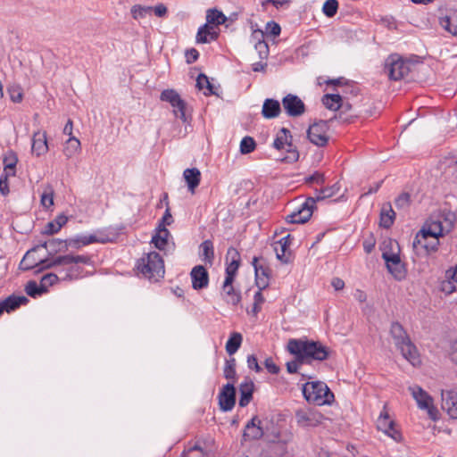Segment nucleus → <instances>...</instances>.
<instances>
[{
  "mask_svg": "<svg viewBox=\"0 0 457 457\" xmlns=\"http://www.w3.org/2000/svg\"><path fill=\"white\" fill-rule=\"evenodd\" d=\"M287 351L295 355V360L287 361V370L290 374L297 373L301 365L311 363V361H325L330 355V349L320 341L308 339H290Z\"/></svg>",
  "mask_w": 457,
  "mask_h": 457,
  "instance_id": "1",
  "label": "nucleus"
},
{
  "mask_svg": "<svg viewBox=\"0 0 457 457\" xmlns=\"http://www.w3.org/2000/svg\"><path fill=\"white\" fill-rule=\"evenodd\" d=\"M41 262L45 265L35 271V273H39L45 270L52 269L55 266H68L64 271V275L62 278V280H74L78 279L81 277V272L83 270L82 268L76 266L74 264L82 263V264H89L91 262V258L88 255H59L54 259H44L41 260Z\"/></svg>",
  "mask_w": 457,
  "mask_h": 457,
  "instance_id": "2",
  "label": "nucleus"
},
{
  "mask_svg": "<svg viewBox=\"0 0 457 457\" xmlns=\"http://www.w3.org/2000/svg\"><path fill=\"white\" fill-rule=\"evenodd\" d=\"M390 335L403 357L413 366L420 365L421 361L418 349L400 322L394 321L391 323Z\"/></svg>",
  "mask_w": 457,
  "mask_h": 457,
  "instance_id": "3",
  "label": "nucleus"
},
{
  "mask_svg": "<svg viewBox=\"0 0 457 457\" xmlns=\"http://www.w3.org/2000/svg\"><path fill=\"white\" fill-rule=\"evenodd\" d=\"M435 228L423 227L415 236L412 242L413 248L424 254H429L437 251L439 246V237L444 236V228L441 221L434 222Z\"/></svg>",
  "mask_w": 457,
  "mask_h": 457,
  "instance_id": "4",
  "label": "nucleus"
},
{
  "mask_svg": "<svg viewBox=\"0 0 457 457\" xmlns=\"http://www.w3.org/2000/svg\"><path fill=\"white\" fill-rule=\"evenodd\" d=\"M302 392L306 402L318 406L331 405L335 400L333 392L323 381L306 382L302 386Z\"/></svg>",
  "mask_w": 457,
  "mask_h": 457,
  "instance_id": "5",
  "label": "nucleus"
},
{
  "mask_svg": "<svg viewBox=\"0 0 457 457\" xmlns=\"http://www.w3.org/2000/svg\"><path fill=\"white\" fill-rule=\"evenodd\" d=\"M137 270L151 281L157 282L164 277V262L160 253L150 252L137 262Z\"/></svg>",
  "mask_w": 457,
  "mask_h": 457,
  "instance_id": "6",
  "label": "nucleus"
},
{
  "mask_svg": "<svg viewBox=\"0 0 457 457\" xmlns=\"http://www.w3.org/2000/svg\"><path fill=\"white\" fill-rule=\"evenodd\" d=\"M272 146L277 150L285 149L287 151V154L281 159L282 162L293 163L298 161L299 152L297 147L293 145V136L288 129H280L273 141Z\"/></svg>",
  "mask_w": 457,
  "mask_h": 457,
  "instance_id": "7",
  "label": "nucleus"
},
{
  "mask_svg": "<svg viewBox=\"0 0 457 457\" xmlns=\"http://www.w3.org/2000/svg\"><path fill=\"white\" fill-rule=\"evenodd\" d=\"M388 245L390 246V251H383L382 259L385 261L389 273L392 274L396 280L401 281L405 278L407 274L405 264L401 261L399 253L393 252V241L391 239L389 240Z\"/></svg>",
  "mask_w": 457,
  "mask_h": 457,
  "instance_id": "8",
  "label": "nucleus"
},
{
  "mask_svg": "<svg viewBox=\"0 0 457 457\" xmlns=\"http://www.w3.org/2000/svg\"><path fill=\"white\" fill-rule=\"evenodd\" d=\"M410 62L397 54H390L385 61V71L391 80H400L410 72Z\"/></svg>",
  "mask_w": 457,
  "mask_h": 457,
  "instance_id": "9",
  "label": "nucleus"
},
{
  "mask_svg": "<svg viewBox=\"0 0 457 457\" xmlns=\"http://www.w3.org/2000/svg\"><path fill=\"white\" fill-rule=\"evenodd\" d=\"M162 102L169 103L173 107L174 115L183 122L188 121L187 115V103L180 97L179 94L174 89H164L160 96Z\"/></svg>",
  "mask_w": 457,
  "mask_h": 457,
  "instance_id": "10",
  "label": "nucleus"
},
{
  "mask_svg": "<svg viewBox=\"0 0 457 457\" xmlns=\"http://www.w3.org/2000/svg\"><path fill=\"white\" fill-rule=\"evenodd\" d=\"M295 418L298 427L303 428H315L324 420V415L312 408H299L295 411Z\"/></svg>",
  "mask_w": 457,
  "mask_h": 457,
  "instance_id": "11",
  "label": "nucleus"
},
{
  "mask_svg": "<svg viewBox=\"0 0 457 457\" xmlns=\"http://www.w3.org/2000/svg\"><path fill=\"white\" fill-rule=\"evenodd\" d=\"M329 122H331L330 119L328 120H320L309 126L307 129V137L311 143L319 147H324L328 145L329 140V137L328 135Z\"/></svg>",
  "mask_w": 457,
  "mask_h": 457,
  "instance_id": "12",
  "label": "nucleus"
},
{
  "mask_svg": "<svg viewBox=\"0 0 457 457\" xmlns=\"http://www.w3.org/2000/svg\"><path fill=\"white\" fill-rule=\"evenodd\" d=\"M377 428L393 438L395 442H401L403 438L400 431L395 428V420L390 419L386 405H384L377 420Z\"/></svg>",
  "mask_w": 457,
  "mask_h": 457,
  "instance_id": "13",
  "label": "nucleus"
},
{
  "mask_svg": "<svg viewBox=\"0 0 457 457\" xmlns=\"http://www.w3.org/2000/svg\"><path fill=\"white\" fill-rule=\"evenodd\" d=\"M412 396L416 400L418 406L428 411L432 420L438 419V410L433 404V398L425 390L417 386L412 389Z\"/></svg>",
  "mask_w": 457,
  "mask_h": 457,
  "instance_id": "14",
  "label": "nucleus"
},
{
  "mask_svg": "<svg viewBox=\"0 0 457 457\" xmlns=\"http://www.w3.org/2000/svg\"><path fill=\"white\" fill-rule=\"evenodd\" d=\"M260 261L264 260L262 257L254 256L252 261V265L254 269L256 287L260 290H265L270 285L271 270L266 263H259Z\"/></svg>",
  "mask_w": 457,
  "mask_h": 457,
  "instance_id": "15",
  "label": "nucleus"
},
{
  "mask_svg": "<svg viewBox=\"0 0 457 457\" xmlns=\"http://www.w3.org/2000/svg\"><path fill=\"white\" fill-rule=\"evenodd\" d=\"M261 424L262 421L257 416H253L246 423L240 441L241 446H243L247 441L259 440L264 436V430Z\"/></svg>",
  "mask_w": 457,
  "mask_h": 457,
  "instance_id": "16",
  "label": "nucleus"
},
{
  "mask_svg": "<svg viewBox=\"0 0 457 457\" xmlns=\"http://www.w3.org/2000/svg\"><path fill=\"white\" fill-rule=\"evenodd\" d=\"M237 390L234 383H227L219 393L218 400L222 411H231L236 404Z\"/></svg>",
  "mask_w": 457,
  "mask_h": 457,
  "instance_id": "17",
  "label": "nucleus"
},
{
  "mask_svg": "<svg viewBox=\"0 0 457 457\" xmlns=\"http://www.w3.org/2000/svg\"><path fill=\"white\" fill-rule=\"evenodd\" d=\"M282 105L289 117H299L305 112V104L296 95L288 94L284 96Z\"/></svg>",
  "mask_w": 457,
  "mask_h": 457,
  "instance_id": "18",
  "label": "nucleus"
},
{
  "mask_svg": "<svg viewBox=\"0 0 457 457\" xmlns=\"http://www.w3.org/2000/svg\"><path fill=\"white\" fill-rule=\"evenodd\" d=\"M345 99H348V96H343V100L340 103V108L337 109L338 113L334 115L333 118H330V121L337 120L342 123L350 124L354 122L356 118L362 116V111H358L354 113L348 114V112L353 111V104L348 100L345 101Z\"/></svg>",
  "mask_w": 457,
  "mask_h": 457,
  "instance_id": "19",
  "label": "nucleus"
},
{
  "mask_svg": "<svg viewBox=\"0 0 457 457\" xmlns=\"http://www.w3.org/2000/svg\"><path fill=\"white\" fill-rule=\"evenodd\" d=\"M67 242V239L62 240L59 238H52L34 246L32 250L37 251L40 247L46 248L48 253V258L53 257L54 259L57 253H65L69 250Z\"/></svg>",
  "mask_w": 457,
  "mask_h": 457,
  "instance_id": "20",
  "label": "nucleus"
},
{
  "mask_svg": "<svg viewBox=\"0 0 457 457\" xmlns=\"http://www.w3.org/2000/svg\"><path fill=\"white\" fill-rule=\"evenodd\" d=\"M192 287L195 290H202L209 285V273L203 265L195 266L190 272Z\"/></svg>",
  "mask_w": 457,
  "mask_h": 457,
  "instance_id": "21",
  "label": "nucleus"
},
{
  "mask_svg": "<svg viewBox=\"0 0 457 457\" xmlns=\"http://www.w3.org/2000/svg\"><path fill=\"white\" fill-rule=\"evenodd\" d=\"M69 248L79 249L81 246L88 245L93 243L105 244L112 241L109 237H97L96 235L83 236L78 235L71 238H67Z\"/></svg>",
  "mask_w": 457,
  "mask_h": 457,
  "instance_id": "22",
  "label": "nucleus"
},
{
  "mask_svg": "<svg viewBox=\"0 0 457 457\" xmlns=\"http://www.w3.org/2000/svg\"><path fill=\"white\" fill-rule=\"evenodd\" d=\"M442 408L452 419L457 420V390L442 392Z\"/></svg>",
  "mask_w": 457,
  "mask_h": 457,
  "instance_id": "23",
  "label": "nucleus"
},
{
  "mask_svg": "<svg viewBox=\"0 0 457 457\" xmlns=\"http://www.w3.org/2000/svg\"><path fill=\"white\" fill-rule=\"evenodd\" d=\"M254 383L249 378H246L244 382L239 386V401L238 404L240 407L247 406L253 400V395L254 392Z\"/></svg>",
  "mask_w": 457,
  "mask_h": 457,
  "instance_id": "24",
  "label": "nucleus"
},
{
  "mask_svg": "<svg viewBox=\"0 0 457 457\" xmlns=\"http://www.w3.org/2000/svg\"><path fill=\"white\" fill-rule=\"evenodd\" d=\"M219 37V31L215 30L214 26L206 22L198 29L196 34V43L206 44L214 41Z\"/></svg>",
  "mask_w": 457,
  "mask_h": 457,
  "instance_id": "25",
  "label": "nucleus"
},
{
  "mask_svg": "<svg viewBox=\"0 0 457 457\" xmlns=\"http://www.w3.org/2000/svg\"><path fill=\"white\" fill-rule=\"evenodd\" d=\"M48 151V145L46 139V133L37 131L32 137L31 152L37 157L46 154Z\"/></svg>",
  "mask_w": 457,
  "mask_h": 457,
  "instance_id": "26",
  "label": "nucleus"
},
{
  "mask_svg": "<svg viewBox=\"0 0 457 457\" xmlns=\"http://www.w3.org/2000/svg\"><path fill=\"white\" fill-rule=\"evenodd\" d=\"M281 112L280 103L273 98H267L264 100L262 115L267 120L277 118Z\"/></svg>",
  "mask_w": 457,
  "mask_h": 457,
  "instance_id": "27",
  "label": "nucleus"
},
{
  "mask_svg": "<svg viewBox=\"0 0 457 457\" xmlns=\"http://www.w3.org/2000/svg\"><path fill=\"white\" fill-rule=\"evenodd\" d=\"M293 439L292 433H286L279 441L269 446V451L273 457H283L287 453V445Z\"/></svg>",
  "mask_w": 457,
  "mask_h": 457,
  "instance_id": "28",
  "label": "nucleus"
},
{
  "mask_svg": "<svg viewBox=\"0 0 457 457\" xmlns=\"http://www.w3.org/2000/svg\"><path fill=\"white\" fill-rule=\"evenodd\" d=\"M395 220V212L390 203L383 204L379 214V226L384 228H390Z\"/></svg>",
  "mask_w": 457,
  "mask_h": 457,
  "instance_id": "29",
  "label": "nucleus"
},
{
  "mask_svg": "<svg viewBox=\"0 0 457 457\" xmlns=\"http://www.w3.org/2000/svg\"><path fill=\"white\" fill-rule=\"evenodd\" d=\"M293 237L290 234H287L278 242L280 245L281 252L279 253L278 249L275 248L277 259L282 263L287 264L291 262V253H287V249L290 246Z\"/></svg>",
  "mask_w": 457,
  "mask_h": 457,
  "instance_id": "30",
  "label": "nucleus"
},
{
  "mask_svg": "<svg viewBox=\"0 0 457 457\" xmlns=\"http://www.w3.org/2000/svg\"><path fill=\"white\" fill-rule=\"evenodd\" d=\"M184 179L187 185L188 190L195 193V188L201 182V172L197 168H187L183 172Z\"/></svg>",
  "mask_w": 457,
  "mask_h": 457,
  "instance_id": "31",
  "label": "nucleus"
},
{
  "mask_svg": "<svg viewBox=\"0 0 457 457\" xmlns=\"http://www.w3.org/2000/svg\"><path fill=\"white\" fill-rule=\"evenodd\" d=\"M253 37L257 40L254 48L257 51L260 59L264 60L269 56V46L264 40V32L261 29H256L253 32Z\"/></svg>",
  "mask_w": 457,
  "mask_h": 457,
  "instance_id": "32",
  "label": "nucleus"
},
{
  "mask_svg": "<svg viewBox=\"0 0 457 457\" xmlns=\"http://www.w3.org/2000/svg\"><path fill=\"white\" fill-rule=\"evenodd\" d=\"M228 258H230V262H227L225 271L237 275V270L241 263V257L239 252L233 246H230L227 251V261L228 260Z\"/></svg>",
  "mask_w": 457,
  "mask_h": 457,
  "instance_id": "33",
  "label": "nucleus"
},
{
  "mask_svg": "<svg viewBox=\"0 0 457 457\" xmlns=\"http://www.w3.org/2000/svg\"><path fill=\"white\" fill-rule=\"evenodd\" d=\"M67 221L68 217L63 213L57 215L54 220L46 225L44 234L51 236L58 233Z\"/></svg>",
  "mask_w": 457,
  "mask_h": 457,
  "instance_id": "34",
  "label": "nucleus"
},
{
  "mask_svg": "<svg viewBox=\"0 0 457 457\" xmlns=\"http://www.w3.org/2000/svg\"><path fill=\"white\" fill-rule=\"evenodd\" d=\"M439 23L446 31L457 36V11H453L448 15L440 18Z\"/></svg>",
  "mask_w": 457,
  "mask_h": 457,
  "instance_id": "35",
  "label": "nucleus"
},
{
  "mask_svg": "<svg viewBox=\"0 0 457 457\" xmlns=\"http://www.w3.org/2000/svg\"><path fill=\"white\" fill-rule=\"evenodd\" d=\"M18 163V155L12 150H7L3 156L4 172H15L16 165Z\"/></svg>",
  "mask_w": 457,
  "mask_h": 457,
  "instance_id": "36",
  "label": "nucleus"
},
{
  "mask_svg": "<svg viewBox=\"0 0 457 457\" xmlns=\"http://www.w3.org/2000/svg\"><path fill=\"white\" fill-rule=\"evenodd\" d=\"M316 203L317 202L313 199L312 196L307 197L305 202L302 204L300 207L302 217H300L297 221L304 223L307 222L311 219L314 209H316Z\"/></svg>",
  "mask_w": 457,
  "mask_h": 457,
  "instance_id": "37",
  "label": "nucleus"
},
{
  "mask_svg": "<svg viewBox=\"0 0 457 457\" xmlns=\"http://www.w3.org/2000/svg\"><path fill=\"white\" fill-rule=\"evenodd\" d=\"M243 336L239 332H232L226 343L225 349L229 355H233L240 348Z\"/></svg>",
  "mask_w": 457,
  "mask_h": 457,
  "instance_id": "38",
  "label": "nucleus"
},
{
  "mask_svg": "<svg viewBox=\"0 0 457 457\" xmlns=\"http://www.w3.org/2000/svg\"><path fill=\"white\" fill-rule=\"evenodd\" d=\"M228 21L226 15L216 8H211L206 12V22L215 27L225 24Z\"/></svg>",
  "mask_w": 457,
  "mask_h": 457,
  "instance_id": "39",
  "label": "nucleus"
},
{
  "mask_svg": "<svg viewBox=\"0 0 457 457\" xmlns=\"http://www.w3.org/2000/svg\"><path fill=\"white\" fill-rule=\"evenodd\" d=\"M200 249H201V256H202L203 261L205 263L212 264V262L214 261V257H215L214 246H213L212 241L210 239L204 240L200 245Z\"/></svg>",
  "mask_w": 457,
  "mask_h": 457,
  "instance_id": "40",
  "label": "nucleus"
},
{
  "mask_svg": "<svg viewBox=\"0 0 457 457\" xmlns=\"http://www.w3.org/2000/svg\"><path fill=\"white\" fill-rule=\"evenodd\" d=\"M80 149V141L75 137H70L64 144L62 153L67 159H71Z\"/></svg>",
  "mask_w": 457,
  "mask_h": 457,
  "instance_id": "41",
  "label": "nucleus"
},
{
  "mask_svg": "<svg viewBox=\"0 0 457 457\" xmlns=\"http://www.w3.org/2000/svg\"><path fill=\"white\" fill-rule=\"evenodd\" d=\"M340 189V186L338 183H335L334 185L330 187H325L319 189H315V192L317 193V195L313 197V199L316 202H320L322 200H325L327 198H330L337 195Z\"/></svg>",
  "mask_w": 457,
  "mask_h": 457,
  "instance_id": "42",
  "label": "nucleus"
},
{
  "mask_svg": "<svg viewBox=\"0 0 457 457\" xmlns=\"http://www.w3.org/2000/svg\"><path fill=\"white\" fill-rule=\"evenodd\" d=\"M342 100L343 96L340 94H326L322 96L321 102L328 110L337 111Z\"/></svg>",
  "mask_w": 457,
  "mask_h": 457,
  "instance_id": "43",
  "label": "nucleus"
},
{
  "mask_svg": "<svg viewBox=\"0 0 457 457\" xmlns=\"http://www.w3.org/2000/svg\"><path fill=\"white\" fill-rule=\"evenodd\" d=\"M195 86L199 90L206 88L207 92H204L205 96L217 95L214 86L210 82L209 78L204 73H200L198 75Z\"/></svg>",
  "mask_w": 457,
  "mask_h": 457,
  "instance_id": "44",
  "label": "nucleus"
},
{
  "mask_svg": "<svg viewBox=\"0 0 457 457\" xmlns=\"http://www.w3.org/2000/svg\"><path fill=\"white\" fill-rule=\"evenodd\" d=\"M166 210L164 212V214L162 218L159 220V223L155 228V231H162L166 235H170L168 228H166V226H170L173 222V218L170 213V209L169 207V203H166Z\"/></svg>",
  "mask_w": 457,
  "mask_h": 457,
  "instance_id": "45",
  "label": "nucleus"
},
{
  "mask_svg": "<svg viewBox=\"0 0 457 457\" xmlns=\"http://www.w3.org/2000/svg\"><path fill=\"white\" fill-rule=\"evenodd\" d=\"M237 361L235 358H230L225 361V366L223 369V376L226 379L232 380V383L237 381V371H236Z\"/></svg>",
  "mask_w": 457,
  "mask_h": 457,
  "instance_id": "46",
  "label": "nucleus"
},
{
  "mask_svg": "<svg viewBox=\"0 0 457 457\" xmlns=\"http://www.w3.org/2000/svg\"><path fill=\"white\" fill-rule=\"evenodd\" d=\"M34 252L32 249L29 250L25 255L23 256L21 262H20V269L22 270H30L32 269L37 268V270L43 267L45 264L41 262H36L35 260H30V253Z\"/></svg>",
  "mask_w": 457,
  "mask_h": 457,
  "instance_id": "47",
  "label": "nucleus"
},
{
  "mask_svg": "<svg viewBox=\"0 0 457 457\" xmlns=\"http://www.w3.org/2000/svg\"><path fill=\"white\" fill-rule=\"evenodd\" d=\"M26 294L32 297L37 298V296L47 292V289H44L41 284H37L35 280H29L25 286Z\"/></svg>",
  "mask_w": 457,
  "mask_h": 457,
  "instance_id": "48",
  "label": "nucleus"
},
{
  "mask_svg": "<svg viewBox=\"0 0 457 457\" xmlns=\"http://www.w3.org/2000/svg\"><path fill=\"white\" fill-rule=\"evenodd\" d=\"M224 295V300L227 303L232 305H237L241 301V294L239 291H236L234 287H229L228 289H222Z\"/></svg>",
  "mask_w": 457,
  "mask_h": 457,
  "instance_id": "49",
  "label": "nucleus"
},
{
  "mask_svg": "<svg viewBox=\"0 0 457 457\" xmlns=\"http://www.w3.org/2000/svg\"><path fill=\"white\" fill-rule=\"evenodd\" d=\"M411 204V196L409 193L400 194L395 200V205L399 211L407 212Z\"/></svg>",
  "mask_w": 457,
  "mask_h": 457,
  "instance_id": "50",
  "label": "nucleus"
},
{
  "mask_svg": "<svg viewBox=\"0 0 457 457\" xmlns=\"http://www.w3.org/2000/svg\"><path fill=\"white\" fill-rule=\"evenodd\" d=\"M256 148V142L255 140L250 137L245 136L242 138L240 142V153L242 154H248L253 152Z\"/></svg>",
  "mask_w": 457,
  "mask_h": 457,
  "instance_id": "51",
  "label": "nucleus"
},
{
  "mask_svg": "<svg viewBox=\"0 0 457 457\" xmlns=\"http://www.w3.org/2000/svg\"><path fill=\"white\" fill-rule=\"evenodd\" d=\"M131 15L135 20L145 18L147 14L153 12L152 6H143L141 4H135L131 7Z\"/></svg>",
  "mask_w": 457,
  "mask_h": 457,
  "instance_id": "52",
  "label": "nucleus"
},
{
  "mask_svg": "<svg viewBox=\"0 0 457 457\" xmlns=\"http://www.w3.org/2000/svg\"><path fill=\"white\" fill-rule=\"evenodd\" d=\"M15 295L6 297L4 300L0 301V312H11L18 308Z\"/></svg>",
  "mask_w": 457,
  "mask_h": 457,
  "instance_id": "53",
  "label": "nucleus"
},
{
  "mask_svg": "<svg viewBox=\"0 0 457 457\" xmlns=\"http://www.w3.org/2000/svg\"><path fill=\"white\" fill-rule=\"evenodd\" d=\"M170 235H166L162 231H155V234L152 237L151 243L159 250H163L168 244V237Z\"/></svg>",
  "mask_w": 457,
  "mask_h": 457,
  "instance_id": "54",
  "label": "nucleus"
},
{
  "mask_svg": "<svg viewBox=\"0 0 457 457\" xmlns=\"http://www.w3.org/2000/svg\"><path fill=\"white\" fill-rule=\"evenodd\" d=\"M338 10L337 0H326L322 6V12L328 18L334 17Z\"/></svg>",
  "mask_w": 457,
  "mask_h": 457,
  "instance_id": "55",
  "label": "nucleus"
},
{
  "mask_svg": "<svg viewBox=\"0 0 457 457\" xmlns=\"http://www.w3.org/2000/svg\"><path fill=\"white\" fill-rule=\"evenodd\" d=\"M15 172H3L0 176V193L5 196L10 193L8 178L14 177Z\"/></svg>",
  "mask_w": 457,
  "mask_h": 457,
  "instance_id": "56",
  "label": "nucleus"
},
{
  "mask_svg": "<svg viewBox=\"0 0 457 457\" xmlns=\"http://www.w3.org/2000/svg\"><path fill=\"white\" fill-rule=\"evenodd\" d=\"M59 280V277L55 274V273H47V274H45L41 279H40V284L42 285V287L44 289H47L48 290V287L54 285L55 283H57Z\"/></svg>",
  "mask_w": 457,
  "mask_h": 457,
  "instance_id": "57",
  "label": "nucleus"
},
{
  "mask_svg": "<svg viewBox=\"0 0 457 457\" xmlns=\"http://www.w3.org/2000/svg\"><path fill=\"white\" fill-rule=\"evenodd\" d=\"M286 433L287 432L276 431V435H272V434L270 433V430L267 429L266 431H264V436L262 437L264 438V441L270 446L272 444H274V443L279 441L280 439H282Z\"/></svg>",
  "mask_w": 457,
  "mask_h": 457,
  "instance_id": "58",
  "label": "nucleus"
},
{
  "mask_svg": "<svg viewBox=\"0 0 457 457\" xmlns=\"http://www.w3.org/2000/svg\"><path fill=\"white\" fill-rule=\"evenodd\" d=\"M343 93L345 95V96H357L360 93V88L355 82L348 80L347 84L344 87Z\"/></svg>",
  "mask_w": 457,
  "mask_h": 457,
  "instance_id": "59",
  "label": "nucleus"
},
{
  "mask_svg": "<svg viewBox=\"0 0 457 457\" xmlns=\"http://www.w3.org/2000/svg\"><path fill=\"white\" fill-rule=\"evenodd\" d=\"M325 176L323 173H320L319 171H315L313 174H312L311 176L305 178V182L310 184V183H316L318 185H324L325 183Z\"/></svg>",
  "mask_w": 457,
  "mask_h": 457,
  "instance_id": "60",
  "label": "nucleus"
},
{
  "mask_svg": "<svg viewBox=\"0 0 457 457\" xmlns=\"http://www.w3.org/2000/svg\"><path fill=\"white\" fill-rule=\"evenodd\" d=\"M41 204L46 209L54 205V192L51 187L48 193L45 192L42 194Z\"/></svg>",
  "mask_w": 457,
  "mask_h": 457,
  "instance_id": "61",
  "label": "nucleus"
},
{
  "mask_svg": "<svg viewBox=\"0 0 457 457\" xmlns=\"http://www.w3.org/2000/svg\"><path fill=\"white\" fill-rule=\"evenodd\" d=\"M281 32V28L278 23L270 21L266 24V33L273 36L278 37Z\"/></svg>",
  "mask_w": 457,
  "mask_h": 457,
  "instance_id": "62",
  "label": "nucleus"
},
{
  "mask_svg": "<svg viewBox=\"0 0 457 457\" xmlns=\"http://www.w3.org/2000/svg\"><path fill=\"white\" fill-rule=\"evenodd\" d=\"M380 23L388 29H397L396 21L393 16H384L380 18Z\"/></svg>",
  "mask_w": 457,
  "mask_h": 457,
  "instance_id": "63",
  "label": "nucleus"
},
{
  "mask_svg": "<svg viewBox=\"0 0 457 457\" xmlns=\"http://www.w3.org/2000/svg\"><path fill=\"white\" fill-rule=\"evenodd\" d=\"M185 56L187 62L191 64L198 60L199 52L195 48H190L186 51Z\"/></svg>",
  "mask_w": 457,
  "mask_h": 457,
  "instance_id": "64",
  "label": "nucleus"
}]
</instances>
